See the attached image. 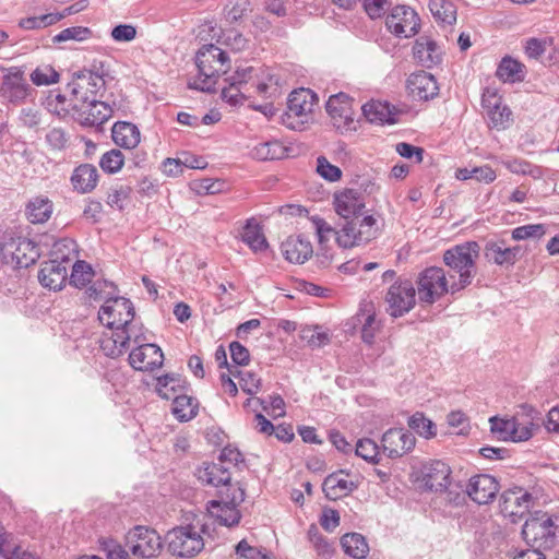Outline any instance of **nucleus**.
I'll return each mask as SVG.
<instances>
[{"label":"nucleus","instance_id":"39448f33","mask_svg":"<svg viewBox=\"0 0 559 559\" xmlns=\"http://www.w3.org/2000/svg\"><path fill=\"white\" fill-rule=\"evenodd\" d=\"M230 82L239 85L251 94L270 97L278 91L280 79L269 69L248 67L237 70L229 79Z\"/></svg>","mask_w":559,"mask_h":559},{"label":"nucleus","instance_id":"338daca9","mask_svg":"<svg viewBox=\"0 0 559 559\" xmlns=\"http://www.w3.org/2000/svg\"><path fill=\"white\" fill-rule=\"evenodd\" d=\"M309 540L313 545L317 552L324 557H330L333 552L332 546L328 540L320 534L317 526L311 525L308 531Z\"/></svg>","mask_w":559,"mask_h":559},{"label":"nucleus","instance_id":"a211bd4d","mask_svg":"<svg viewBox=\"0 0 559 559\" xmlns=\"http://www.w3.org/2000/svg\"><path fill=\"white\" fill-rule=\"evenodd\" d=\"M69 265L70 259L66 255L43 262L38 272L39 283L52 290L62 289L68 280Z\"/></svg>","mask_w":559,"mask_h":559},{"label":"nucleus","instance_id":"b1692460","mask_svg":"<svg viewBox=\"0 0 559 559\" xmlns=\"http://www.w3.org/2000/svg\"><path fill=\"white\" fill-rule=\"evenodd\" d=\"M334 205L336 213L345 221L359 218L365 207L360 193L354 189H346L336 194Z\"/></svg>","mask_w":559,"mask_h":559},{"label":"nucleus","instance_id":"393cba45","mask_svg":"<svg viewBox=\"0 0 559 559\" xmlns=\"http://www.w3.org/2000/svg\"><path fill=\"white\" fill-rule=\"evenodd\" d=\"M73 108L80 114L82 123L86 126H100L112 116L111 107L99 100L74 104Z\"/></svg>","mask_w":559,"mask_h":559},{"label":"nucleus","instance_id":"09e8293b","mask_svg":"<svg viewBox=\"0 0 559 559\" xmlns=\"http://www.w3.org/2000/svg\"><path fill=\"white\" fill-rule=\"evenodd\" d=\"M408 426L411 429L426 439H430L437 435L436 425L421 413H415L408 419Z\"/></svg>","mask_w":559,"mask_h":559},{"label":"nucleus","instance_id":"20e7f679","mask_svg":"<svg viewBox=\"0 0 559 559\" xmlns=\"http://www.w3.org/2000/svg\"><path fill=\"white\" fill-rule=\"evenodd\" d=\"M204 525L187 524L170 530L166 539L169 551L181 558H192L201 552L204 548V539L202 534Z\"/></svg>","mask_w":559,"mask_h":559},{"label":"nucleus","instance_id":"4468645a","mask_svg":"<svg viewBox=\"0 0 559 559\" xmlns=\"http://www.w3.org/2000/svg\"><path fill=\"white\" fill-rule=\"evenodd\" d=\"M385 25L392 34L409 38L418 33L419 17L409 7L396 5L386 16Z\"/></svg>","mask_w":559,"mask_h":559},{"label":"nucleus","instance_id":"cd10ccee","mask_svg":"<svg viewBox=\"0 0 559 559\" xmlns=\"http://www.w3.org/2000/svg\"><path fill=\"white\" fill-rule=\"evenodd\" d=\"M53 213L52 201L44 194L35 195L26 203L25 216L32 224L46 223Z\"/></svg>","mask_w":559,"mask_h":559},{"label":"nucleus","instance_id":"e2e57ef3","mask_svg":"<svg viewBox=\"0 0 559 559\" xmlns=\"http://www.w3.org/2000/svg\"><path fill=\"white\" fill-rule=\"evenodd\" d=\"M311 223L313 224L316 234L318 236L319 243L323 247L332 236L336 237L335 230L325 219L320 216H312Z\"/></svg>","mask_w":559,"mask_h":559},{"label":"nucleus","instance_id":"c756f323","mask_svg":"<svg viewBox=\"0 0 559 559\" xmlns=\"http://www.w3.org/2000/svg\"><path fill=\"white\" fill-rule=\"evenodd\" d=\"M344 471L329 475L322 485L325 497L330 500H337L349 495L357 488V484L343 477Z\"/></svg>","mask_w":559,"mask_h":559},{"label":"nucleus","instance_id":"6ab92c4d","mask_svg":"<svg viewBox=\"0 0 559 559\" xmlns=\"http://www.w3.org/2000/svg\"><path fill=\"white\" fill-rule=\"evenodd\" d=\"M484 255L489 262L509 269L522 257V248L509 247L503 239H491L485 245Z\"/></svg>","mask_w":559,"mask_h":559},{"label":"nucleus","instance_id":"7c9ffc66","mask_svg":"<svg viewBox=\"0 0 559 559\" xmlns=\"http://www.w3.org/2000/svg\"><path fill=\"white\" fill-rule=\"evenodd\" d=\"M98 182V170L92 164H82L78 166L71 176V183L80 193L93 191Z\"/></svg>","mask_w":559,"mask_h":559},{"label":"nucleus","instance_id":"0eeeda50","mask_svg":"<svg viewBox=\"0 0 559 559\" xmlns=\"http://www.w3.org/2000/svg\"><path fill=\"white\" fill-rule=\"evenodd\" d=\"M448 293L451 294V283L442 267L430 266L419 273L417 294L420 302L432 305Z\"/></svg>","mask_w":559,"mask_h":559},{"label":"nucleus","instance_id":"412c9836","mask_svg":"<svg viewBox=\"0 0 559 559\" xmlns=\"http://www.w3.org/2000/svg\"><path fill=\"white\" fill-rule=\"evenodd\" d=\"M408 94L415 100H428L438 95V84L435 76L426 71L412 73L406 83Z\"/></svg>","mask_w":559,"mask_h":559},{"label":"nucleus","instance_id":"2f4dec72","mask_svg":"<svg viewBox=\"0 0 559 559\" xmlns=\"http://www.w3.org/2000/svg\"><path fill=\"white\" fill-rule=\"evenodd\" d=\"M114 142L123 148H134L141 140L138 127L131 122L118 121L111 129Z\"/></svg>","mask_w":559,"mask_h":559},{"label":"nucleus","instance_id":"aec40b11","mask_svg":"<svg viewBox=\"0 0 559 559\" xmlns=\"http://www.w3.org/2000/svg\"><path fill=\"white\" fill-rule=\"evenodd\" d=\"M499 491L497 479L488 474H479L473 476L466 487L469 498L478 504H487L491 502Z\"/></svg>","mask_w":559,"mask_h":559},{"label":"nucleus","instance_id":"2eb2a0df","mask_svg":"<svg viewBox=\"0 0 559 559\" xmlns=\"http://www.w3.org/2000/svg\"><path fill=\"white\" fill-rule=\"evenodd\" d=\"M416 444L414 435L403 428H390L381 438V450L389 459H400Z\"/></svg>","mask_w":559,"mask_h":559},{"label":"nucleus","instance_id":"473e14b6","mask_svg":"<svg viewBox=\"0 0 559 559\" xmlns=\"http://www.w3.org/2000/svg\"><path fill=\"white\" fill-rule=\"evenodd\" d=\"M197 477L204 484L219 487L228 484L230 473L221 463H203L197 471Z\"/></svg>","mask_w":559,"mask_h":559},{"label":"nucleus","instance_id":"c03bdc74","mask_svg":"<svg viewBox=\"0 0 559 559\" xmlns=\"http://www.w3.org/2000/svg\"><path fill=\"white\" fill-rule=\"evenodd\" d=\"M88 297L95 301L99 300H111V298H118L116 296L117 287L114 283L106 280H97L86 290Z\"/></svg>","mask_w":559,"mask_h":559},{"label":"nucleus","instance_id":"9d476101","mask_svg":"<svg viewBox=\"0 0 559 559\" xmlns=\"http://www.w3.org/2000/svg\"><path fill=\"white\" fill-rule=\"evenodd\" d=\"M175 382V378L165 374L157 379L156 391L162 399L173 400V413L181 421H188L198 414V402L188 395H175V386L169 384Z\"/></svg>","mask_w":559,"mask_h":559},{"label":"nucleus","instance_id":"bb28decb","mask_svg":"<svg viewBox=\"0 0 559 559\" xmlns=\"http://www.w3.org/2000/svg\"><path fill=\"white\" fill-rule=\"evenodd\" d=\"M533 497L522 488H514L502 492L500 504L504 512L509 514H523L532 506Z\"/></svg>","mask_w":559,"mask_h":559},{"label":"nucleus","instance_id":"6e6d98bb","mask_svg":"<svg viewBox=\"0 0 559 559\" xmlns=\"http://www.w3.org/2000/svg\"><path fill=\"white\" fill-rule=\"evenodd\" d=\"M245 489L238 484H231L230 480L221 491V500L234 507H238L245 500Z\"/></svg>","mask_w":559,"mask_h":559},{"label":"nucleus","instance_id":"69168bd1","mask_svg":"<svg viewBox=\"0 0 559 559\" xmlns=\"http://www.w3.org/2000/svg\"><path fill=\"white\" fill-rule=\"evenodd\" d=\"M91 31L87 27L73 26L61 31L52 37L53 43H63L68 40H84L88 37Z\"/></svg>","mask_w":559,"mask_h":559},{"label":"nucleus","instance_id":"1a4fd4ad","mask_svg":"<svg viewBox=\"0 0 559 559\" xmlns=\"http://www.w3.org/2000/svg\"><path fill=\"white\" fill-rule=\"evenodd\" d=\"M127 545L133 556L151 559L157 557L163 549L160 535L147 526H135L127 535Z\"/></svg>","mask_w":559,"mask_h":559},{"label":"nucleus","instance_id":"603ef678","mask_svg":"<svg viewBox=\"0 0 559 559\" xmlns=\"http://www.w3.org/2000/svg\"><path fill=\"white\" fill-rule=\"evenodd\" d=\"M124 164V156L121 151L114 148L100 157L99 166L100 168L108 174H115L119 171Z\"/></svg>","mask_w":559,"mask_h":559},{"label":"nucleus","instance_id":"a18cd8bd","mask_svg":"<svg viewBox=\"0 0 559 559\" xmlns=\"http://www.w3.org/2000/svg\"><path fill=\"white\" fill-rule=\"evenodd\" d=\"M93 277L94 271L92 266L83 260H78L72 265V272L69 277V282L71 285L81 288L91 283Z\"/></svg>","mask_w":559,"mask_h":559},{"label":"nucleus","instance_id":"49530a36","mask_svg":"<svg viewBox=\"0 0 559 559\" xmlns=\"http://www.w3.org/2000/svg\"><path fill=\"white\" fill-rule=\"evenodd\" d=\"M489 423L490 430L498 440L511 441L515 429V417L504 419L495 416L489 419Z\"/></svg>","mask_w":559,"mask_h":559},{"label":"nucleus","instance_id":"f03ea898","mask_svg":"<svg viewBox=\"0 0 559 559\" xmlns=\"http://www.w3.org/2000/svg\"><path fill=\"white\" fill-rule=\"evenodd\" d=\"M479 245L468 241L456 245L443 253V262L454 274H449L451 295H454L472 284L476 275V260L479 257Z\"/></svg>","mask_w":559,"mask_h":559},{"label":"nucleus","instance_id":"680f3d73","mask_svg":"<svg viewBox=\"0 0 559 559\" xmlns=\"http://www.w3.org/2000/svg\"><path fill=\"white\" fill-rule=\"evenodd\" d=\"M251 91L242 88L229 81V86L222 90V98L231 105L240 104L245 98L251 97Z\"/></svg>","mask_w":559,"mask_h":559},{"label":"nucleus","instance_id":"f257e3e1","mask_svg":"<svg viewBox=\"0 0 559 559\" xmlns=\"http://www.w3.org/2000/svg\"><path fill=\"white\" fill-rule=\"evenodd\" d=\"M134 307L124 298H111L104 302L98 311L99 322L110 330L99 341L103 353L111 358L123 355L130 347V343H139L144 340L143 325L134 320Z\"/></svg>","mask_w":559,"mask_h":559},{"label":"nucleus","instance_id":"79ce46f5","mask_svg":"<svg viewBox=\"0 0 559 559\" xmlns=\"http://www.w3.org/2000/svg\"><path fill=\"white\" fill-rule=\"evenodd\" d=\"M286 153V147L276 140L259 143L252 150L253 157L260 160L281 159Z\"/></svg>","mask_w":559,"mask_h":559},{"label":"nucleus","instance_id":"0e129e2a","mask_svg":"<svg viewBox=\"0 0 559 559\" xmlns=\"http://www.w3.org/2000/svg\"><path fill=\"white\" fill-rule=\"evenodd\" d=\"M504 166L513 174L528 175L533 178H538L542 175L540 169L537 166H534L524 159L508 160L504 163Z\"/></svg>","mask_w":559,"mask_h":559},{"label":"nucleus","instance_id":"5fc2aeb1","mask_svg":"<svg viewBox=\"0 0 559 559\" xmlns=\"http://www.w3.org/2000/svg\"><path fill=\"white\" fill-rule=\"evenodd\" d=\"M546 233L543 224H528L514 228L512 230V239L520 241L530 238H540Z\"/></svg>","mask_w":559,"mask_h":559},{"label":"nucleus","instance_id":"4c0bfd02","mask_svg":"<svg viewBox=\"0 0 559 559\" xmlns=\"http://www.w3.org/2000/svg\"><path fill=\"white\" fill-rule=\"evenodd\" d=\"M495 103L484 99V103H488L487 115L490 123L493 128L506 129L512 120V111L507 106H501L498 98L493 97Z\"/></svg>","mask_w":559,"mask_h":559},{"label":"nucleus","instance_id":"052dcab7","mask_svg":"<svg viewBox=\"0 0 559 559\" xmlns=\"http://www.w3.org/2000/svg\"><path fill=\"white\" fill-rule=\"evenodd\" d=\"M31 79L36 85H49L58 81L59 74L52 67L41 66L33 71Z\"/></svg>","mask_w":559,"mask_h":559},{"label":"nucleus","instance_id":"72a5a7b5","mask_svg":"<svg viewBox=\"0 0 559 559\" xmlns=\"http://www.w3.org/2000/svg\"><path fill=\"white\" fill-rule=\"evenodd\" d=\"M414 55L426 67L437 64L441 60L437 43L428 37H420L414 46Z\"/></svg>","mask_w":559,"mask_h":559},{"label":"nucleus","instance_id":"7ed1b4c3","mask_svg":"<svg viewBox=\"0 0 559 559\" xmlns=\"http://www.w3.org/2000/svg\"><path fill=\"white\" fill-rule=\"evenodd\" d=\"M195 64L199 69V76L188 83V86L201 92L212 93L215 91L216 80L229 68L227 53L213 44L203 45L197 52Z\"/></svg>","mask_w":559,"mask_h":559},{"label":"nucleus","instance_id":"864d4df0","mask_svg":"<svg viewBox=\"0 0 559 559\" xmlns=\"http://www.w3.org/2000/svg\"><path fill=\"white\" fill-rule=\"evenodd\" d=\"M551 44V39L548 37L536 38L531 37L524 41V52L530 59L539 60V58L546 52L547 47Z\"/></svg>","mask_w":559,"mask_h":559},{"label":"nucleus","instance_id":"5701e85b","mask_svg":"<svg viewBox=\"0 0 559 559\" xmlns=\"http://www.w3.org/2000/svg\"><path fill=\"white\" fill-rule=\"evenodd\" d=\"M285 259L292 263L302 264L312 257L313 248L304 236H289L281 246Z\"/></svg>","mask_w":559,"mask_h":559},{"label":"nucleus","instance_id":"a19ab883","mask_svg":"<svg viewBox=\"0 0 559 559\" xmlns=\"http://www.w3.org/2000/svg\"><path fill=\"white\" fill-rule=\"evenodd\" d=\"M496 74L504 82L522 81L524 79V66L511 57H504L498 66Z\"/></svg>","mask_w":559,"mask_h":559},{"label":"nucleus","instance_id":"f3484780","mask_svg":"<svg viewBox=\"0 0 559 559\" xmlns=\"http://www.w3.org/2000/svg\"><path fill=\"white\" fill-rule=\"evenodd\" d=\"M352 103L353 99L345 93L332 95L326 102V111L332 123L341 132L355 129Z\"/></svg>","mask_w":559,"mask_h":559},{"label":"nucleus","instance_id":"dca6fc26","mask_svg":"<svg viewBox=\"0 0 559 559\" xmlns=\"http://www.w3.org/2000/svg\"><path fill=\"white\" fill-rule=\"evenodd\" d=\"M146 338L142 340L129 354L130 366L140 371H153L163 366L164 354L159 346L151 343H143Z\"/></svg>","mask_w":559,"mask_h":559},{"label":"nucleus","instance_id":"6e6552de","mask_svg":"<svg viewBox=\"0 0 559 559\" xmlns=\"http://www.w3.org/2000/svg\"><path fill=\"white\" fill-rule=\"evenodd\" d=\"M0 253L7 263L16 267H28L38 258L36 245L26 237L4 236Z\"/></svg>","mask_w":559,"mask_h":559},{"label":"nucleus","instance_id":"8fccbe9b","mask_svg":"<svg viewBox=\"0 0 559 559\" xmlns=\"http://www.w3.org/2000/svg\"><path fill=\"white\" fill-rule=\"evenodd\" d=\"M185 167L203 168L198 158H193V160L186 158L183 162L179 158H166L163 162V171L170 177L182 174Z\"/></svg>","mask_w":559,"mask_h":559},{"label":"nucleus","instance_id":"c9c22d12","mask_svg":"<svg viewBox=\"0 0 559 559\" xmlns=\"http://www.w3.org/2000/svg\"><path fill=\"white\" fill-rule=\"evenodd\" d=\"M357 320L362 324L361 338L367 344H372L376 334L380 330V322L376 319L373 306L368 304L361 313L357 314Z\"/></svg>","mask_w":559,"mask_h":559},{"label":"nucleus","instance_id":"4d7b16f0","mask_svg":"<svg viewBox=\"0 0 559 559\" xmlns=\"http://www.w3.org/2000/svg\"><path fill=\"white\" fill-rule=\"evenodd\" d=\"M301 338L313 348L322 347L330 342L328 333L321 331L319 326L302 329Z\"/></svg>","mask_w":559,"mask_h":559},{"label":"nucleus","instance_id":"e433bc0d","mask_svg":"<svg viewBox=\"0 0 559 559\" xmlns=\"http://www.w3.org/2000/svg\"><path fill=\"white\" fill-rule=\"evenodd\" d=\"M242 240L246 242L254 252H260L267 249V241L262 233V228L254 219H249L243 227Z\"/></svg>","mask_w":559,"mask_h":559},{"label":"nucleus","instance_id":"ea45409f","mask_svg":"<svg viewBox=\"0 0 559 559\" xmlns=\"http://www.w3.org/2000/svg\"><path fill=\"white\" fill-rule=\"evenodd\" d=\"M428 7L437 22L452 25L456 21V7L449 0H430Z\"/></svg>","mask_w":559,"mask_h":559},{"label":"nucleus","instance_id":"774afa93","mask_svg":"<svg viewBox=\"0 0 559 559\" xmlns=\"http://www.w3.org/2000/svg\"><path fill=\"white\" fill-rule=\"evenodd\" d=\"M131 188L128 186H119L110 189L107 195V204L111 207L122 210L124 202L129 199Z\"/></svg>","mask_w":559,"mask_h":559},{"label":"nucleus","instance_id":"423d86ee","mask_svg":"<svg viewBox=\"0 0 559 559\" xmlns=\"http://www.w3.org/2000/svg\"><path fill=\"white\" fill-rule=\"evenodd\" d=\"M317 95L308 88L295 90L289 94L287 109L282 122L292 130H300L311 119Z\"/></svg>","mask_w":559,"mask_h":559},{"label":"nucleus","instance_id":"c85d7f7f","mask_svg":"<svg viewBox=\"0 0 559 559\" xmlns=\"http://www.w3.org/2000/svg\"><path fill=\"white\" fill-rule=\"evenodd\" d=\"M450 467L442 461H433L425 467L424 480L426 486L433 491H442L449 485Z\"/></svg>","mask_w":559,"mask_h":559},{"label":"nucleus","instance_id":"ddd939ff","mask_svg":"<svg viewBox=\"0 0 559 559\" xmlns=\"http://www.w3.org/2000/svg\"><path fill=\"white\" fill-rule=\"evenodd\" d=\"M104 87V79L88 70L76 73L68 84V88L75 98V104L93 103L97 100V93Z\"/></svg>","mask_w":559,"mask_h":559},{"label":"nucleus","instance_id":"3c124183","mask_svg":"<svg viewBox=\"0 0 559 559\" xmlns=\"http://www.w3.org/2000/svg\"><path fill=\"white\" fill-rule=\"evenodd\" d=\"M380 448L371 439H361L356 444L355 453L369 463L378 464L380 462Z\"/></svg>","mask_w":559,"mask_h":559},{"label":"nucleus","instance_id":"bf43d9fd","mask_svg":"<svg viewBox=\"0 0 559 559\" xmlns=\"http://www.w3.org/2000/svg\"><path fill=\"white\" fill-rule=\"evenodd\" d=\"M317 173L330 182H335L342 177V170L337 166L332 165L324 156L317 158Z\"/></svg>","mask_w":559,"mask_h":559},{"label":"nucleus","instance_id":"58836bf2","mask_svg":"<svg viewBox=\"0 0 559 559\" xmlns=\"http://www.w3.org/2000/svg\"><path fill=\"white\" fill-rule=\"evenodd\" d=\"M344 551L353 558L362 559L369 551V546L361 534H345L341 539Z\"/></svg>","mask_w":559,"mask_h":559},{"label":"nucleus","instance_id":"13d9d810","mask_svg":"<svg viewBox=\"0 0 559 559\" xmlns=\"http://www.w3.org/2000/svg\"><path fill=\"white\" fill-rule=\"evenodd\" d=\"M236 555L245 559H271L270 552L262 548L249 545L246 539H242L237 544Z\"/></svg>","mask_w":559,"mask_h":559},{"label":"nucleus","instance_id":"a878e982","mask_svg":"<svg viewBox=\"0 0 559 559\" xmlns=\"http://www.w3.org/2000/svg\"><path fill=\"white\" fill-rule=\"evenodd\" d=\"M357 235L358 236H352L350 238L346 231L340 239V247L345 249L353 248L374 239L378 235L377 219L371 215L358 218Z\"/></svg>","mask_w":559,"mask_h":559},{"label":"nucleus","instance_id":"f8f14e48","mask_svg":"<svg viewBox=\"0 0 559 559\" xmlns=\"http://www.w3.org/2000/svg\"><path fill=\"white\" fill-rule=\"evenodd\" d=\"M522 535L528 544L550 548L554 545L556 525L551 516L536 515L525 521Z\"/></svg>","mask_w":559,"mask_h":559},{"label":"nucleus","instance_id":"9b49d317","mask_svg":"<svg viewBox=\"0 0 559 559\" xmlns=\"http://www.w3.org/2000/svg\"><path fill=\"white\" fill-rule=\"evenodd\" d=\"M388 312L392 317H402L411 311L416 304V290L408 280L397 281L392 284L385 295Z\"/></svg>","mask_w":559,"mask_h":559},{"label":"nucleus","instance_id":"37998d69","mask_svg":"<svg viewBox=\"0 0 559 559\" xmlns=\"http://www.w3.org/2000/svg\"><path fill=\"white\" fill-rule=\"evenodd\" d=\"M361 109L366 119L372 123H384L391 121V110L386 103L372 100L365 104Z\"/></svg>","mask_w":559,"mask_h":559},{"label":"nucleus","instance_id":"de8ad7c7","mask_svg":"<svg viewBox=\"0 0 559 559\" xmlns=\"http://www.w3.org/2000/svg\"><path fill=\"white\" fill-rule=\"evenodd\" d=\"M229 373L239 378V384L243 392L247 394H255L261 385V379L252 371H240L236 367L228 368Z\"/></svg>","mask_w":559,"mask_h":559},{"label":"nucleus","instance_id":"4be33fe9","mask_svg":"<svg viewBox=\"0 0 559 559\" xmlns=\"http://www.w3.org/2000/svg\"><path fill=\"white\" fill-rule=\"evenodd\" d=\"M31 91L32 88L22 72H10L3 76L0 92L4 100L12 104H21L29 95Z\"/></svg>","mask_w":559,"mask_h":559},{"label":"nucleus","instance_id":"f704fd0d","mask_svg":"<svg viewBox=\"0 0 559 559\" xmlns=\"http://www.w3.org/2000/svg\"><path fill=\"white\" fill-rule=\"evenodd\" d=\"M209 510L221 525L234 526L240 521V512L237 507L226 503L223 500H212L209 502Z\"/></svg>","mask_w":559,"mask_h":559}]
</instances>
